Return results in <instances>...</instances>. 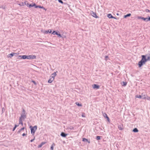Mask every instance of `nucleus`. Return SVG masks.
Masks as SVG:
<instances>
[{
    "label": "nucleus",
    "instance_id": "f03ea898",
    "mask_svg": "<svg viewBox=\"0 0 150 150\" xmlns=\"http://www.w3.org/2000/svg\"><path fill=\"white\" fill-rule=\"evenodd\" d=\"M57 74L56 72L51 74L50 79L48 81V83H51L54 80L55 77L56 76Z\"/></svg>",
    "mask_w": 150,
    "mask_h": 150
},
{
    "label": "nucleus",
    "instance_id": "c85d7f7f",
    "mask_svg": "<svg viewBox=\"0 0 150 150\" xmlns=\"http://www.w3.org/2000/svg\"><path fill=\"white\" fill-rule=\"evenodd\" d=\"M100 137L99 136H97L96 137V139L97 140H100Z\"/></svg>",
    "mask_w": 150,
    "mask_h": 150
},
{
    "label": "nucleus",
    "instance_id": "9b49d317",
    "mask_svg": "<svg viewBox=\"0 0 150 150\" xmlns=\"http://www.w3.org/2000/svg\"><path fill=\"white\" fill-rule=\"evenodd\" d=\"M46 143V142H42L38 146V148L41 147L42 146V145H43L44 144H45Z\"/></svg>",
    "mask_w": 150,
    "mask_h": 150
},
{
    "label": "nucleus",
    "instance_id": "58836bf2",
    "mask_svg": "<svg viewBox=\"0 0 150 150\" xmlns=\"http://www.w3.org/2000/svg\"><path fill=\"white\" fill-rule=\"evenodd\" d=\"M150 21V17H149V18H148V21Z\"/></svg>",
    "mask_w": 150,
    "mask_h": 150
},
{
    "label": "nucleus",
    "instance_id": "72a5a7b5",
    "mask_svg": "<svg viewBox=\"0 0 150 150\" xmlns=\"http://www.w3.org/2000/svg\"><path fill=\"white\" fill-rule=\"evenodd\" d=\"M59 1V2L62 4L63 3V2L61 0H58Z\"/></svg>",
    "mask_w": 150,
    "mask_h": 150
},
{
    "label": "nucleus",
    "instance_id": "e433bc0d",
    "mask_svg": "<svg viewBox=\"0 0 150 150\" xmlns=\"http://www.w3.org/2000/svg\"><path fill=\"white\" fill-rule=\"evenodd\" d=\"M23 114H25V110L24 109H23Z\"/></svg>",
    "mask_w": 150,
    "mask_h": 150
},
{
    "label": "nucleus",
    "instance_id": "39448f33",
    "mask_svg": "<svg viewBox=\"0 0 150 150\" xmlns=\"http://www.w3.org/2000/svg\"><path fill=\"white\" fill-rule=\"evenodd\" d=\"M16 54V53L13 52L12 53L8 54V55L7 56V57L8 58H11L13 56L15 55Z\"/></svg>",
    "mask_w": 150,
    "mask_h": 150
},
{
    "label": "nucleus",
    "instance_id": "37998d69",
    "mask_svg": "<svg viewBox=\"0 0 150 150\" xmlns=\"http://www.w3.org/2000/svg\"><path fill=\"white\" fill-rule=\"evenodd\" d=\"M124 85L125 86L126 85V83H124Z\"/></svg>",
    "mask_w": 150,
    "mask_h": 150
},
{
    "label": "nucleus",
    "instance_id": "2f4dec72",
    "mask_svg": "<svg viewBox=\"0 0 150 150\" xmlns=\"http://www.w3.org/2000/svg\"><path fill=\"white\" fill-rule=\"evenodd\" d=\"M85 114L84 113H82V116L83 117H85Z\"/></svg>",
    "mask_w": 150,
    "mask_h": 150
},
{
    "label": "nucleus",
    "instance_id": "ddd939ff",
    "mask_svg": "<svg viewBox=\"0 0 150 150\" xmlns=\"http://www.w3.org/2000/svg\"><path fill=\"white\" fill-rule=\"evenodd\" d=\"M19 57H21V58L23 59H27V56L26 55H23V56H19Z\"/></svg>",
    "mask_w": 150,
    "mask_h": 150
},
{
    "label": "nucleus",
    "instance_id": "7ed1b4c3",
    "mask_svg": "<svg viewBox=\"0 0 150 150\" xmlns=\"http://www.w3.org/2000/svg\"><path fill=\"white\" fill-rule=\"evenodd\" d=\"M31 127V133L33 134H34L36 130L37 129V126H35L34 127Z\"/></svg>",
    "mask_w": 150,
    "mask_h": 150
},
{
    "label": "nucleus",
    "instance_id": "423d86ee",
    "mask_svg": "<svg viewBox=\"0 0 150 150\" xmlns=\"http://www.w3.org/2000/svg\"><path fill=\"white\" fill-rule=\"evenodd\" d=\"M26 117V115L25 114H22L20 117L19 119L23 120Z\"/></svg>",
    "mask_w": 150,
    "mask_h": 150
},
{
    "label": "nucleus",
    "instance_id": "f257e3e1",
    "mask_svg": "<svg viewBox=\"0 0 150 150\" xmlns=\"http://www.w3.org/2000/svg\"><path fill=\"white\" fill-rule=\"evenodd\" d=\"M142 59L138 63L139 66V67H141L143 64H145L146 62L145 56L142 55Z\"/></svg>",
    "mask_w": 150,
    "mask_h": 150
},
{
    "label": "nucleus",
    "instance_id": "393cba45",
    "mask_svg": "<svg viewBox=\"0 0 150 150\" xmlns=\"http://www.w3.org/2000/svg\"><path fill=\"white\" fill-rule=\"evenodd\" d=\"M76 104L79 106H82V105L81 104L79 103L78 102L76 103Z\"/></svg>",
    "mask_w": 150,
    "mask_h": 150
},
{
    "label": "nucleus",
    "instance_id": "4be33fe9",
    "mask_svg": "<svg viewBox=\"0 0 150 150\" xmlns=\"http://www.w3.org/2000/svg\"><path fill=\"white\" fill-rule=\"evenodd\" d=\"M143 99H146L147 100H150V97L148 96H147L146 98L145 97L143 98Z\"/></svg>",
    "mask_w": 150,
    "mask_h": 150
},
{
    "label": "nucleus",
    "instance_id": "c9c22d12",
    "mask_svg": "<svg viewBox=\"0 0 150 150\" xmlns=\"http://www.w3.org/2000/svg\"><path fill=\"white\" fill-rule=\"evenodd\" d=\"M105 58H106V59H105V60H106V61H107V58H108V56H105Z\"/></svg>",
    "mask_w": 150,
    "mask_h": 150
},
{
    "label": "nucleus",
    "instance_id": "9d476101",
    "mask_svg": "<svg viewBox=\"0 0 150 150\" xmlns=\"http://www.w3.org/2000/svg\"><path fill=\"white\" fill-rule=\"evenodd\" d=\"M92 15L93 16L96 18H97L98 17V16L96 15V13L94 12H92Z\"/></svg>",
    "mask_w": 150,
    "mask_h": 150
},
{
    "label": "nucleus",
    "instance_id": "c03bdc74",
    "mask_svg": "<svg viewBox=\"0 0 150 150\" xmlns=\"http://www.w3.org/2000/svg\"><path fill=\"white\" fill-rule=\"evenodd\" d=\"M120 129V130H122V128H121V129Z\"/></svg>",
    "mask_w": 150,
    "mask_h": 150
},
{
    "label": "nucleus",
    "instance_id": "f8f14e48",
    "mask_svg": "<svg viewBox=\"0 0 150 150\" xmlns=\"http://www.w3.org/2000/svg\"><path fill=\"white\" fill-rule=\"evenodd\" d=\"M104 117H105L108 120V121H109V120H110L109 118V117H108V115H107V114L106 113H104Z\"/></svg>",
    "mask_w": 150,
    "mask_h": 150
},
{
    "label": "nucleus",
    "instance_id": "20e7f679",
    "mask_svg": "<svg viewBox=\"0 0 150 150\" xmlns=\"http://www.w3.org/2000/svg\"><path fill=\"white\" fill-rule=\"evenodd\" d=\"M36 58V56L34 55L27 56V59H34Z\"/></svg>",
    "mask_w": 150,
    "mask_h": 150
},
{
    "label": "nucleus",
    "instance_id": "f3484780",
    "mask_svg": "<svg viewBox=\"0 0 150 150\" xmlns=\"http://www.w3.org/2000/svg\"><path fill=\"white\" fill-rule=\"evenodd\" d=\"M61 135L63 137H65L67 136V134H65L63 132H62L61 134Z\"/></svg>",
    "mask_w": 150,
    "mask_h": 150
},
{
    "label": "nucleus",
    "instance_id": "a878e982",
    "mask_svg": "<svg viewBox=\"0 0 150 150\" xmlns=\"http://www.w3.org/2000/svg\"><path fill=\"white\" fill-rule=\"evenodd\" d=\"M143 20L144 21H148V18H144V17H143Z\"/></svg>",
    "mask_w": 150,
    "mask_h": 150
},
{
    "label": "nucleus",
    "instance_id": "ea45409f",
    "mask_svg": "<svg viewBox=\"0 0 150 150\" xmlns=\"http://www.w3.org/2000/svg\"><path fill=\"white\" fill-rule=\"evenodd\" d=\"M34 139H35V138H34V139H33L31 140H30V142H33L34 140Z\"/></svg>",
    "mask_w": 150,
    "mask_h": 150
},
{
    "label": "nucleus",
    "instance_id": "a211bd4d",
    "mask_svg": "<svg viewBox=\"0 0 150 150\" xmlns=\"http://www.w3.org/2000/svg\"><path fill=\"white\" fill-rule=\"evenodd\" d=\"M55 144L54 143H53L51 147V150H53V147L55 146Z\"/></svg>",
    "mask_w": 150,
    "mask_h": 150
},
{
    "label": "nucleus",
    "instance_id": "412c9836",
    "mask_svg": "<svg viewBox=\"0 0 150 150\" xmlns=\"http://www.w3.org/2000/svg\"><path fill=\"white\" fill-rule=\"evenodd\" d=\"M131 15V14L130 13L126 15H125L124 16V18H126L127 17L130 16Z\"/></svg>",
    "mask_w": 150,
    "mask_h": 150
},
{
    "label": "nucleus",
    "instance_id": "aec40b11",
    "mask_svg": "<svg viewBox=\"0 0 150 150\" xmlns=\"http://www.w3.org/2000/svg\"><path fill=\"white\" fill-rule=\"evenodd\" d=\"M19 5L22 6H24L25 5H26V3L25 2H22L21 4H18Z\"/></svg>",
    "mask_w": 150,
    "mask_h": 150
},
{
    "label": "nucleus",
    "instance_id": "7c9ffc66",
    "mask_svg": "<svg viewBox=\"0 0 150 150\" xmlns=\"http://www.w3.org/2000/svg\"><path fill=\"white\" fill-rule=\"evenodd\" d=\"M137 18L138 19H142L143 20V17H142L141 16H138L137 17Z\"/></svg>",
    "mask_w": 150,
    "mask_h": 150
},
{
    "label": "nucleus",
    "instance_id": "6ab92c4d",
    "mask_svg": "<svg viewBox=\"0 0 150 150\" xmlns=\"http://www.w3.org/2000/svg\"><path fill=\"white\" fill-rule=\"evenodd\" d=\"M22 120H23L19 119V124H21L22 126H23V124Z\"/></svg>",
    "mask_w": 150,
    "mask_h": 150
},
{
    "label": "nucleus",
    "instance_id": "4468645a",
    "mask_svg": "<svg viewBox=\"0 0 150 150\" xmlns=\"http://www.w3.org/2000/svg\"><path fill=\"white\" fill-rule=\"evenodd\" d=\"M35 7L36 8H43L44 9H45V10H46V9H45V8L43 7V6H36H36H35Z\"/></svg>",
    "mask_w": 150,
    "mask_h": 150
},
{
    "label": "nucleus",
    "instance_id": "6e6552de",
    "mask_svg": "<svg viewBox=\"0 0 150 150\" xmlns=\"http://www.w3.org/2000/svg\"><path fill=\"white\" fill-rule=\"evenodd\" d=\"M26 5L28 6L29 7H32L33 6H36V4L35 3H33V5H31V4H29V3H27L26 4Z\"/></svg>",
    "mask_w": 150,
    "mask_h": 150
},
{
    "label": "nucleus",
    "instance_id": "dca6fc26",
    "mask_svg": "<svg viewBox=\"0 0 150 150\" xmlns=\"http://www.w3.org/2000/svg\"><path fill=\"white\" fill-rule=\"evenodd\" d=\"M82 141L83 142H88L89 143H90V141H88L87 139L84 138H83Z\"/></svg>",
    "mask_w": 150,
    "mask_h": 150
},
{
    "label": "nucleus",
    "instance_id": "4c0bfd02",
    "mask_svg": "<svg viewBox=\"0 0 150 150\" xmlns=\"http://www.w3.org/2000/svg\"><path fill=\"white\" fill-rule=\"evenodd\" d=\"M27 135V134H25V133H23V134H22V136H24L25 135Z\"/></svg>",
    "mask_w": 150,
    "mask_h": 150
},
{
    "label": "nucleus",
    "instance_id": "cd10ccee",
    "mask_svg": "<svg viewBox=\"0 0 150 150\" xmlns=\"http://www.w3.org/2000/svg\"><path fill=\"white\" fill-rule=\"evenodd\" d=\"M146 61H147L150 60V55L149 56H148L147 57V58L146 59Z\"/></svg>",
    "mask_w": 150,
    "mask_h": 150
},
{
    "label": "nucleus",
    "instance_id": "a19ab883",
    "mask_svg": "<svg viewBox=\"0 0 150 150\" xmlns=\"http://www.w3.org/2000/svg\"><path fill=\"white\" fill-rule=\"evenodd\" d=\"M146 12H150V11L149 10H148V9L146 10Z\"/></svg>",
    "mask_w": 150,
    "mask_h": 150
},
{
    "label": "nucleus",
    "instance_id": "5701e85b",
    "mask_svg": "<svg viewBox=\"0 0 150 150\" xmlns=\"http://www.w3.org/2000/svg\"><path fill=\"white\" fill-rule=\"evenodd\" d=\"M133 131L134 132H138V130L137 128H135L133 129Z\"/></svg>",
    "mask_w": 150,
    "mask_h": 150
},
{
    "label": "nucleus",
    "instance_id": "1a4fd4ad",
    "mask_svg": "<svg viewBox=\"0 0 150 150\" xmlns=\"http://www.w3.org/2000/svg\"><path fill=\"white\" fill-rule=\"evenodd\" d=\"M107 16H108V17L110 18H114L115 19H116V18L115 17L113 16L111 14H108V15Z\"/></svg>",
    "mask_w": 150,
    "mask_h": 150
},
{
    "label": "nucleus",
    "instance_id": "0eeeda50",
    "mask_svg": "<svg viewBox=\"0 0 150 150\" xmlns=\"http://www.w3.org/2000/svg\"><path fill=\"white\" fill-rule=\"evenodd\" d=\"M92 87L94 89L96 88L97 89H99L100 88V86L99 85L96 84L93 85H92Z\"/></svg>",
    "mask_w": 150,
    "mask_h": 150
},
{
    "label": "nucleus",
    "instance_id": "2eb2a0df",
    "mask_svg": "<svg viewBox=\"0 0 150 150\" xmlns=\"http://www.w3.org/2000/svg\"><path fill=\"white\" fill-rule=\"evenodd\" d=\"M51 32H52L51 30H46V31H45L44 32V33H45L47 34V33H51Z\"/></svg>",
    "mask_w": 150,
    "mask_h": 150
},
{
    "label": "nucleus",
    "instance_id": "b1692460",
    "mask_svg": "<svg viewBox=\"0 0 150 150\" xmlns=\"http://www.w3.org/2000/svg\"><path fill=\"white\" fill-rule=\"evenodd\" d=\"M25 128L24 127L21 128L18 131V133H20L21 131H22V130H23Z\"/></svg>",
    "mask_w": 150,
    "mask_h": 150
},
{
    "label": "nucleus",
    "instance_id": "bb28decb",
    "mask_svg": "<svg viewBox=\"0 0 150 150\" xmlns=\"http://www.w3.org/2000/svg\"><path fill=\"white\" fill-rule=\"evenodd\" d=\"M135 97L136 98H142V96L141 95H136L135 96Z\"/></svg>",
    "mask_w": 150,
    "mask_h": 150
},
{
    "label": "nucleus",
    "instance_id": "f704fd0d",
    "mask_svg": "<svg viewBox=\"0 0 150 150\" xmlns=\"http://www.w3.org/2000/svg\"><path fill=\"white\" fill-rule=\"evenodd\" d=\"M56 33H57V32L55 31H54L53 33H52V34H56Z\"/></svg>",
    "mask_w": 150,
    "mask_h": 150
},
{
    "label": "nucleus",
    "instance_id": "473e14b6",
    "mask_svg": "<svg viewBox=\"0 0 150 150\" xmlns=\"http://www.w3.org/2000/svg\"><path fill=\"white\" fill-rule=\"evenodd\" d=\"M18 125H15V127H14L13 129V131H14L15 129L16 128V127H18Z\"/></svg>",
    "mask_w": 150,
    "mask_h": 150
},
{
    "label": "nucleus",
    "instance_id": "79ce46f5",
    "mask_svg": "<svg viewBox=\"0 0 150 150\" xmlns=\"http://www.w3.org/2000/svg\"><path fill=\"white\" fill-rule=\"evenodd\" d=\"M32 82L34 83V84H35V81H33Z\"/></svg>",
    "mask_w": 150,
    "mask_h": 150
},
{
    "label": "nucleus",
    "instance_id": "c756f323",
    "mask_svg": "<svg viewBox=\"0 0 150 150\" xmlns=\"http://www.w3.org/2000/svg\"><path fill=\"white\" fill-rule=\"evenodd\" d=\"M56 34L58 35V36L61 37H62V36L60 34H58L57 33H56Z\"/></svg>",
    "mask_w": 150,
    "mask_h": 150
}]
</instances>
